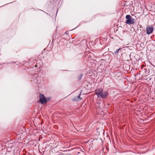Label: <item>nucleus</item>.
I'll return each instance as SVG.
<instances>
[{
	"label": "nucleus",
	"mask_w": 155,
	"mask_h": 155,
	"mask_svg": "<svg viewBox=\"0 0 155 155\" xmlns=\"http://www.w3.org/2000/svg\"><path fill=\"white\" fill-rule=\"evenodd\" d=\"M95 94L98 97H101L102 98H105L108 95V93L106 91H104L102 89H99L95 91Z\"/></svg>",
	"instance_id": "1"
},
{
	"label": "nucleus",
	"mask_w": 155,
	"mask_h": 155,
	"mask_svg": "<svg viewBox=\"0 0 155 155\" xmlns=\"http://www.w3.org/2000/svg\"><path fill=\"white\" fill-rule=\"evenodd\" d=\"M40 99L38 101V102L41 103L42 104H46L47 103V100L46 97L42 94H40L39 95Z\"/></svg>",
	"instance_id": "3"
},
{
	"label": "nucleus",
	"mask_w": 155,
	"mask_h": 155,
	"mask_svg": "<svg viewBox=\"0 0 155 155\" xmlns=\"http://www.w3.org/2000/svg\"><path fill=\"white\" fill-rule=\"evenodd\" d=\"M80 153V152H78L77 153V154H79Z\"/></svg>",
	"instance_id": "8"
},
{
	"label": "nucleus",
	"mask_w": 155,
	"mask_h": 155,
	"mask_svg": "<svg viewBox=\"0 0 155 155\" xmlns=\"http://www.w3.org/2000/svg\"><path fill=\"white\" fill-rule=\"evenodd\" d=\"M80 95H79L77 97L73 99L72 101H80L81 98L80 97Z\"/></svg>",
	"instance_id": "5"
},
{
	"label": "nucleus",
	"mask_w": 155,
	"mask_h": 155,
	"mask_svg": "<svg viewBox=\"0 0 155 155\" xmlns=\"http://www.w3.org/2000/svg\"><path fill=\"white\" fill-rule=\"evenodd\" d=\"M153 28L152 27L148 26L146 28V34L150 35L153 31Z\"/></svg>",
	"instance_id": "4"
},
{
	"label": "nucleus",
	"mask_w": 155,
	"mask_h": 155,
	"mask_svg": "<svg viewBox=\"0 0 155 155\" xmlns=\"http://www.w3.org/2000/svg\"><path fill=\"white\" fill-rule=\"evenodd\" d=\"M121 48H120L114 52V54L115 55L117 54L118 53V52L120 50Z\"/></svg>",
	"instance_id": "6"
},
{
	"label": "nucleus",
	"mask_w": 155,
	"mask_h": 155,
	"mask_svg": "<svg viewBox=\"0 0 155 155\" xmlns=\"http://www.w3.org/2000/svg\"><path fill=\"white\" fill-rule=\"evenodd\" d=\"M127 20L125 23L128 25L133 24L135 23V19L132 18L130 15H127L126 16Z\"/></svg>",
	"instance_id": "2"
},
{
	"label": "nucleus",
	"mask_w": 155,
	"mask_h": 155,
	"mask_svg": "<svg viewBox=\"0 0 155 155\" xmlns=\"http://www.w3.org/2000/svg\"><path fill=\"white\" fill-rule=\"evenodd\" d=\"M82 74H81L78 77V79L79 80H80L82 78Z\"/></svg>",
	"instance_id": "7"
}]
</instances>
